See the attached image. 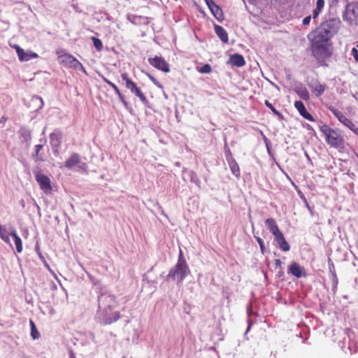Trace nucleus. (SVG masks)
<instances>
[{
	"instance_id": "1",
	"label": "nucleus",
	"mask_w": 358,
	"mask_h": 358,
	"mask_svg": "<svg viewBox=\"0 0 358 358\" xmlns=\"http://www.w3.org/2000/svg\"><path fill=\"white\" fill-rule=\"evenodd\" d=\"M337 31L338 22L335 20H329L322 23L308 37L310 40L330 42V39Z\"/></svg>"
},
{
	"instance_id": "2",
	"label": "nucleus",
	"mask_w": 358,
	"mask_h": 358,
	"mask_svg": "<svg viewBox=\"0 0 358 358\" xmlns=\"http://www.w3.org/2000/svg\"><path fill=\"white\" fill-rule=\"evenodd\" d=\"M188 273H189V269L183 257L182 251L180 250L178 262L176 266L169 271L167 278L172 280L177 278L178 283H181L187 277Z\"/></svg>"
},
{
	"instance_id": "3",
	"label": "nucleus",
	"mask_w": 358,
	"mask_h": 358,
	"mask_svg": "<svg viewBox=\"0 0 358 358\" xmlns=\"http://www.w3.org/2000/svg\"><path fill=\"white\" fill-rule=\"evenodd\" d=\"M103 303L106 302L108 305L104 308L103 320L105 324H110L120 318L119 312H112V310L115 306L116 300L115 297L113 295L102 296Z\"/></svg>"
},
{
	"instance_id": "4",
	"label": "nucleus",
	"mask_w": 358,
	"mask_h": 358,
	"mask_svg": "<svg viewBox=\"0 0 358 358\" xmlns=\"http://www.w3.org/2000/svg\"><path fill=\"white\" fill-rule=\"evenodd\" d=\"M313 56L318 60L329 57L331 55V44L330 42L310 40Z\"/></svg>"
},
{
	"instance_id": "5",
	"label": "nucleus",
	"mask_w": 358,
	"mask_h": 358,
	"mask_svg": "<svg viewBox=\"0 0 358 358\" xmlns=\"http://www.w3.org/2000/svg\"><path fill=\"white\" fill-rule=\"evenodd\" d=\"M35 178L38 184L40 189L45 194H50L52 187L48 176L43 174L41 171H34Z\"/></svg>"
},
{
	"instance_id": "6",
	"label": "nucleus",
	"mask_w": 358,
	"mask_h": 358,
	"mask_svg": "<svg viewBox=\"0 0 358 358\" xmlns=\"http://www.w3.org/2000/svg\"><path fill=\"white\" fill-rule=\"evenodd\" d=\"M60 63L64 66L73 68L76 70H80L86 73V71L83 64L77 60L73 55L65 54L59 57Z\"/></svg>"
},
{
	"instance_id": "7",
	"label": "nucleus",
	"mask_w": 358,
	"mask_h": 358,
	"mask_svg": "<svg viewBox=\"0 0 358 358\" xmlns=\"http://www.w3.org/2000/svg\"><path fill=\"white\" fill-rule=\"evenodd\" d=\"M122 80L124 81L125 87L130 90V92L138 96L143 103L147 102L145 96L143 94L139 87H137L136 84L131 80L126 73H122L121 76Z\"/></svg>"
},
{
	"instance_id": "8",
	"label": "nucleus",
	"mask_w": 358,
	"mask_h": 358,
	"mask_svg": "<svg viewBox=\"0 0 358 358\" xmlns=\"http://www.w3.org/2000/svg\"><path fill=\"white\" fill-rule=\"evenodd\" d=\"M148 60L149 64L155 68L165 73L170 71L169 64L162 57L155 56V57L148 58Z\"/></svg>"
},
{
	"instance_id": "9",
	"label": "nucleus",
	"mask_w": 358,
	"mask_h": 358,
	"mask_svg": "<svg viewBox=\"0 0 358 358\" xmlns=\"http://www.w3.org/2000/svg\"><path fill=\"white\" fill-rule=\"evenodd\" d=\"M326 141L331 148L338 150L344 148V140L342 136H325Z\"/></svg>"
},
{
	"instance_id": "10",
	"label": "nucleus",
	"mask_w": 358,
	"mask_h": 358,
	"mask_svg": "<svg viewBox=\"0 0 358 358\" xmlns=\"http://www.w3.org/2000/svg\"><path fill=\"white\" fill-rule=\"evenodd\" d=\"M288 269L289 273L298 278L306 276L305 268L296 262L292 263Z\"/></svg>"
},
{
	"instance_id": "11",
	"label": "nucleus",
	"mask_w": 358,
	"mask_h": 358,
	"mask_svg": "<svg viewBox=\"0 0 358 358\" xmlns=\"http://www.w3.org/2000/svg\"><path fill=\"white\" fill-rule=\"evenodd\" d=\"M81 162V157L79 154L74 152L66 160L65 166L68 169H72Z\"/></svg>"
},
{
	"instance_id": "12",
	"label": "nucleus",
	"mask_w": 358,
	"mask_h": 358,
	"mask_svg": "<svg viewBox=\"0 0 358 358\" xmlns=\"http://www.w3.org/2000/svg\"><path fill=\"white\" fill-rule=\"evenodd\" d=\"M227 64L232 66L241 67L245 64L244 57L239 54L231 55L229 57Z\"/></svg>"
},
{
	"instance_id": "13",
	"label": "nucleus",
	"mask_w": 358,
	"mask_h": 358,
	"mask_svg": "<svg viewBox=\"0 0 358 358\" xmlns=\"http://www.w3.org/2000/svg\"><path fill=\"white\" fill-rule=\"evenodd\" d=\"M265 224L267 228L269 229L270 232L275 236H277L279 234L281 233L280 231L278 224L273 218H268L265 220Z\"/></svg>"
},
{
	"instance_id": "14",
	"label": "nucleus",
	"mask_w": 358,
	"mask_h": 358,
	"mask_svg": "<svg viewBox=\"0 0 358 358\" xmlns=\"http://www.w3.org/2000/svg\"><path fill=\"white\" fill-rule=\"evenodd\" d=\"M275 240L278 243L279 248L283 252H287L290 250L289 244L285 240L283 234L281 232L277 236H275Z\"/></svg>"
},
{
	"instance_id": "15",
	"label": "nucleus",
	"mask_w": 358,
	"mask_h": 358,
	"mask_svg": "<svg viewBox=\"0 0 358 358\" xmlns=\"http://www.w3.org/2000/svg\"><path fill=\"white\" fill-rule=\"evenodd\" d=\"M310 88L311 89L312 92L316 94L317 96H319L324 92L326 90V85L315 81L310 85Z\"/></svg>"
},
{
	"instance_id": "16",
	"label": "nucleus",
	"mask_w": 358,
	"mask_h": 358,
	"mask_svg": "<svg viewBox=\"0 0 358 358\" xmlns=\"http://www.w3.org/2000/svg\"><path fill=\"white\" fill-rule=\"evenodd\" d=\"M294 106L295 108L298 110V111L299 112V113L303 117H305L306 119L307 120H311L312 119V116L311 115H310L306 109V107L304 106V104L303 103L302 101H295L294 103Z\"/></svg>"
},
{
	"instance_id": "17",
	"label": "nucleus",
	"mask_w": 358,
	"mask_h": 358,
	"mask_svg": "<svg viewBox=\"0 0 358 358\" xmlns=\"http://www.w3.org/2000/svg\"><path fill=\"white\" fill-rule=\"evenodd\" d=\"M215 31L223 43H226L228 42V34L222 27L220 25H215Z\"/></svg>"
},
{
	"instance_id": "18",
	"label": "nucleus",
	"mask_w": 358,
	"mask_h": 358,
	"mask_svg": "<svg viewBox=\"0 0 358 358\" xmlns=\"http://www.w3.org/2000/svg\"><path fill=\"white\" fill-rule=\"evenodd\" d=\"M209 9L210 10L213 15L215 16V17L218 20H223V13L221 8L217 6L215 3L213 4H210L208 6Z\"/></svg>"
},
{
	"instance_id": "19",
	"label": "nucleus",
	"mask_w": 358,
	"mask_h": 358,
	"mask_svg": "<svg viewBox=\"0 0 358 358\" xmlns=\"http://www.w3.org/2000/svg\"><path fill=\"white\" fill-rule=\"evenodd\" d=\"M17 56L20 62H27L31 59H36L38 57V55L34 52H25L24 50H22V55H17Z\"/></svg>"
},
{
	"instance_id": "20",
	"label": "nucleus",
	"mask_w": 358,
	"mask_h": 358,
	"mask_svg": "<svg viewBox=\"0 0 358 358\" xmlns=\"http://www.w3.org/2000/svg\"><path fill=\"white\" fill-rule=\"evenodd\" d=\"M10 236H12L14 239V243L15 245L16 250L18 253L22 252V242L20 237L17 235L15 229L13 230L10 232Z\"/></svg>"
},
{
	"instance_id": "21",
	"label": "nucleus",
	"mask_w": 358,
	"mask_h": 358,
	"mask_svg": "<svg viewBox=\"0 0 358 358\" xmlns=\"http://www.w3.org/2000/svg\"><path fill=\"white\" fill-rule=\"evenodd\" d=\"M228 164L233 175L236 176L237 178H238L241 175V171L239 166L236 162V160H231L230 162H228Z\"/></svg>"
},
{
	"instance_id": "22",
	"label": "nucleus",
	"mask_w": 358,
	"mask_h": 358,
	"mask_svg": "<svg viewBox=\"0 0 358 358\" xmlns=\"http://www.w3.org/2000/svg\"><path fill=\"white\" fill-rule=\"evenodd\" d=\"M295 91L297 94L303 100L309 99V92L306 87H303L302 85L297 86Z\"/></svg>"
},
{
	"instance_id": "23",
	"label": "nucleus",
	"mask_w": 358,
	"mask_h": 358,
	"mask_svg": "<svg viewBox=\"0 0 358 358\" xmlns=\"http://www.w3.org/2000/svg\"><path fill=\"white\" fill-rule=\"evenodd\" d=\"M10 233L8 234L6 227L0 224V238L1 240L8 244H10Z\"/></svg>"
},
{
	"instance_id": "24",
	"label": "nucleus",
	"mask_w": 358,
	"mask_h": 358,
	"mask_svg": "<svg viewBox=\"0 0 358 358\" xmlns=\"http://www.w3.org/2000/svg\"><path fill=\"white\" fill-rule=\"evenodd\" d=\"M324 6V0H317L316 2V8L313 10V18H316L320 11L323 9Z\"/></svg>"
},
{
	"instance_id": "25",
	"label": "nucleus",
	"mask_w": 358,
	"mask_h": 358,
	"mask_svg": "<svg viewBox=\"0 0 358 358\" xmlns=\"http://www.w3.org/2000/svg\"><path fill=\"white\" fill-rule=\"evenodd\" d=\"M337 116L341 122H342L344 125L349 127L352 131H355V129L353 128L355 125L349 119H348L346 117L341 114L340 115H337Z\"/></svg>"
},
{
	"instance_id": "26",
	"label": "nucleus",
	"mask_w": 358,
	"mask_h": 358,
	"mask_svg": "<svg viewBox=\"0 0 358 358\" xmlns=\"http://www.w3.org/2000/svg\"><path fill=\"white\" fill-rule=\"evenodd\" d=\"M91 39L93 41L94 45L96 48V49L98 51H101L103 48V44L101 41L97 38H95L94 36H92Z\"/></svg>"
},
{
	"instance_id": "27",
	"label": "nucleus",
	"mask_w": 358,
	"mask_h": 358,
	"mask_svg": "<svg viewBox=\"0 0 358 358\" xmlns=\"http://www.w3.org/2000/svg\"><path fill=\"white\" fill-rule=\"evenodd\" d=\"M32 102L36 103L38 106V109H41L43 106V101L41 97L36 96L32 98Z\"/></svg>"
},
{
	"instance_id": "28",
	"label": "nucleus",
	"mask_w": 358,
	"mask_h": 358,
	"mask_svg": "<svg viewBox=\"0 0 358 358\" xmlns=\"http://www.w3.org/2000/svg\"><path fill=\"white\" fill-rule=\"evenodd\" d=\"M103 80L106 83L109 85L110 86V87H112L115 90V92L117 94H120V90H119L118 87L114 83H113L112 82H110L106 78H103Z\"/></svg>"
},
{
	"instance_id": "29",
	"label": "nucleus",
	"mask_w": 358,
	"mask_h": 358,
	"mask_svg": "<svg viewBox=\"0 0 358 358\" xmlns=\"http://www.w3.org/2000/svg\"><path fill=\"white\" fill-rule=\"evenodd\" d=\"M255 238L259 245L262 253L264 254L265 250V245L263 240L259 236H255Z\"/></svg>"
},
{
	"instance_id": "30",
	"label": "nucleus",
	"mask_w": 358,
	"mask_h": 358,
	"mask_svg": "<svg viewBox=\"0 0 358 358\" xmlns=\"http://www.w3.org/2000/svg\"><path fill=\"white\" fill-rule=\"evenodd\" d=\"M225 157H226V159L228 162H230L231 160H235L234 158H233V156H232V154L229 150V148H225Z\"/></svg>"
},
{
	"instance_id": "31",
	"label": "nucleus",
	"mask_w": 358,
	"mask_h": 358,
	"mask_svg": "<svg viewBox=\"0 0 358 358\" xmlns=\"http://www.w3.org/2000/svg\"><path fill=\"white\" fill-rule=\"evenodd\" d=\"M212 71L211 66L209 64H205L201 68L200 72L202 73H209Z\"/></svg>"
},
{
	"instance_id": "32",
	"label": "nucleus",
	"mask_w": 358,
	"mask_h": 358,
	"mask_svg": "<svg viewBox=\"0 0 358 358\" xmlns=\"http://www.w3.org/2000/svg\"><path fill=\"white\" fill-rule=\"evenodd\" d=\"M31 336L34 339H37L40 337V334L38 331L36 327L31 329Z\"/></svg>"
},
{
	"instance_id": "33",
	"label": "nucleus",
	"mask_w": 358,
	"mask_h": 358,
	"mask_svg": "<svg viewBox=\"0 0 358 358\" xmlns=\"http://www.w3.org/2000/svg\"><path fill=\"white\" fill-rule=\"evenodd\" d=\"M265 104H266V106L268 108H270V109L272 110V112H273L274 114H275V115H280V113H279V112H278V110H276V109H275V108L272 106V104H271V103H269V101H265Z\"/></svg>"
},
{
	"instance_id": "34",
	"label": "nucleus",
	"mask_w": 358,
	"mask_h": 358,
	"mask_svg": "<svg viewBox=\"0 0 358 358\" xmlns=\"http://www.w3.org/2000/svg\"><path fill=\"white\" fill-rule=\"evenodd\" d=\"M355 8H356V6L353 4H349L347 6V12L348 13H350L352 12V13L355 14Z\"/></svg>"
},
{
	"instance_id": "35",
	"label": "nucleus",
	"mask_w": 358,
	"mask_h": 358,
	"mask_svg": "<svg viewBox=\"0 0 358 358\" xmlns=\"http://www.w3.org/2000/svg\"><path fill=\"white\" fill-rule=\"evenodd\" d=\"M351 52H352V55L354 57V59L357 62H358V50H357V48H353L352 49Z\"/></svg>"
},
{
	"instance_id": "36",
	"label": "nucleus",
	"mask_w": 358,
	"mask_h": 358,
	"mask_svg": "<svg viewBox=\"0 0 358 358\" xmlns=\"http://www.w3.org/2000/svg\"><path fill=\"white\" fill-rule=\"evenodd\" d=\"M148 76L155 85L159 87H162L159 82L152 76H151L150 74H148Z\"/></svg>"
},
{
	"instance_id": "37",
	"label": "nucleus",
	"mask_w": 358,
	"mask_h": 358,
	"mask_svg": "<svg viewBox=\"0 0 358 358\" xmlns=\"http://www.w3.org/2000/svg\"><path fill=\"white\" fill-rule=\"evenodd\" d=\"M12 47L16 50L17 55H22L23 49L18 45H13Z\"/></svg>"
},
{
	"instance_id": "38",
	"label": "nucleus",
	"mask_w": 358,
	"mask_h": 358,
	"mask_svg": "<svg viewBox=\"0 0 358 358\" xmlns=\"http://www.w3.org/2000/svg\"><path fill=\"white\" fill-rule=\"evenodd\" d=\"M264 140L266 143L268 152L270 154L271 153L270 143H269L268 138L266 137V136H264Z\"/></svg>"
},
{
	"instance_id": "39",
	"label": "nucleus",
	"mask_w": 358,
	"mask_h": 358,
	"mask_svg": "<svg viewBox=\"0 0 358 358\" xmlns=\"http://www.w3.org/2000/svg\"><path fill=\"white\" fill-rule=\"evenodd\" d=\"M274 265H275V267L276 268H281V266H282V262H281L280 259H275Z\"/></svg>"
},
{
	"instance_id": "40",
	"label": "nucleus",
	"mask_w": 358,
	"mask_h": 358,
	"mask_svg": "<svg viewBox=\"0 0 358 358\" xmlns=\"http://www.w3.org/2000/svg\"><path fill=\"white\" fill-rule=\"evenodd\" d=\"M310 20H311L310 16H307V17H304L303 20V24L304 25L309 24L310 22Z\"/></svg>"
},
{
	"instance_id": "41",
	"label": "nucleus",
	"mask_w": 358,
	"mask_h": 358,
	"mask_svg": "<svg viewBox=\"0 0 358 358\" xmlns=\"http://www.w3.org/2000/svg\"><path fill=\"white\" fill-rule=\"evenodd\" d=\"M43 148V145H41V144H38V145H36L35 146V149H36V155L38 157V153L39 152L41 151V150Z\"/></svg>"
},
{
	"instance_id": "42",
	"label": "nucleus",
	"mask_w": 358,
	"mask_h": 358,
	"mask_svg": "<svg viewBox=\"0 0 358 358\" xmlns=\"http://www.w3.org/2000/svg\"><path fill=\"white\" fill-rule=\"evenodd\" d=\"M117 95H118V96H119V99L121 100V101H122L124 105H126V104H127V103H126V101H125V100H124V99L123 95L121 94V92H120V94H117Z\"/></svg>"
},
{
	"instance_id": "43",
	"label": "nucleus",
	"mask_w": 358,
	"mask_h": 358,
	"mask_svg": "<svg viewBox=\"0 0 358 358\" xmlns=\"http://www.w3.org/2000/svg\"><path fill=\"white\" fill-rule=\"evenodd\" d=\"M303 202H304V203H305V205H306V208H307L309 210H310V207L309 203H308V201H307V199H304V201H303Z\"/></svg>"
},
{
	"instance_id": "44",
	"label": "nucleus",
	"mask_w": 358,
	"mask_h": 358,
	"mask_svg": "<svg viewBox=\"0 0 358 358\" xmlns=\"http://www.w3.org/2000/svg\"><path fill=\"white\" fill-rule=\"evenodd\" d=\"M303 202H304V203H305V205H306V208H307L309 210H310V207L309 203H308V201H307V199H304V201H303Z\"/></svg>"
},
{
	"instance_id": "45",
	"label": "nucleus",
	"mask_w": 358,
	"mask_h": 358,
	"mask_svg": "<svg viewBox=\"0 0 358 358\" xmlns=\"http://www.w3.org/2000/svg\"><path fill=\"white\" fill-rule=\"evenodd\" d=\"M204 1L208 6L214 3L213 0H204Z\"/></svg>"
},
{
	"instance_id": "46",
	"label": "nucleus",
	"mask_w": 358,
	"mask_h": 358,
	"mask_svg": "<svg viewBox=\"0 0 358 358\" xmlns=\"http://www.w3.org/2000/svg\"><path fill=\"white\" fill-rule=\"evenodd\" d=\"M69 357L70 358H76V356H75V354H74V352H73V351L72 350H70Z\"/></svg>"
},
{
	"instance_id": "47",
	"label": "nucleus",
	"mask_w": 358,
	"mask_h": 358,
	"mask_svg": "<svg viewBox=\"0 0 358 358\" xmlns=\"http://www.w3.org/2000/svg\"><path fill=\"white\" fill-rule=\"evenodd\" d=\"M300 198L304 201V199H306L305 196L300 192H299Z\"/></svg>"
},
{
	"instance_id": "48",
	"label": "nucleus",
	"mask_w": 358,
	"mask_h": 358,
	"mask_svg": "<svg viewBox=\"0 0 358 358\" xmlns=\"http://www.w3.org/2000/svg\"><path fill=\"white\" fill-rule=\"evenodd\" d=\"M29 322H30L31 329L36 327L34 322L31 320H30Z\"/></svg>"
},
{
	"instance_id": "49",
	"label": "nucleus",
	"mask_w": 358,
	"mask_h": 358,
	"mask_svg": "<svg viewBox=\"0 0 358 358\" xmlns=\"http://www.w3.org/2000/svg\"><path fill=\"white\" fill-rule=\"evenodd\" d=\"M329 269H330V270H333V269H334V264H331V267H329Z\"/></svg>"
},
{
	"instance_id": "50",
	"label": "nucleus",
	"mask_w": 358,
	"mask_h": 358,
	"mask_svg": "<svg viewBox=\"0 0 358 358\" xmlns=\"http://www.w3.org/2000/svg\"><path fill=\"white\" fill-rule=\"evenodd\" d=\"M329 269H330V270H333V269H334V264H331V267H329Z\"/></svg>"
},
{
	"instance_id": "51",
	"label": "nucleus",
	"mask_w": 358,
	"mask_h": 358,
	"mask_svg": "<svg viewBox=\"0 0 358 358\" xmlns=\"http://www.w3.org/2000/svg\"><path fill=\"white\" fill-rule=\"evenodd\" d=\"M329 269H330V270H333V269H334V264H331V267H329Z\"/></svg>"
},
{
	"instance_id": "52",
	"label": "nucleus",
	"mask_w": 358,
	"mask_h": 358,
	"mask_svg": "<svg viewBox=\"0 0 358 358\" xmlns=\"http://www.w3.org/2000/svg\"><path fill=\"white\" fill-rule=\"evenodd\" d=\"M333 275H334V278H336V279L337 278V277H336V274L335 271H334V273H333Z\"/></svg>"
},
{
	"instance_id": "53",
	"label": "nucleus",
	"mask_w": 358,
	"mask_h": 358,
	"mask_svg": "<svg viewBox=\"0 0 358 358\" xmlns=\"http://www.w3.org/2000/svg\"><path fill=\"white\" fill-rule=\"evenodd\" d=\"M139 17H137V16H134L133 18L134 20H136V18H138Z\"/></svg>"
},
{
	"instance_id": "54",
	"label": "nucleus",
	"mask_w": 358,
	"mask_h": 358,
	"mask_svg": "<svg viewBox=\"0 0 358 358\" xmlns=\"http://www.w3.org/2000/svg\"><path fill=\"white\" fill-rule=\"evenodd\" d=\"M357 47H358V45H357Z\"/></svg>"
}]
</instances>
